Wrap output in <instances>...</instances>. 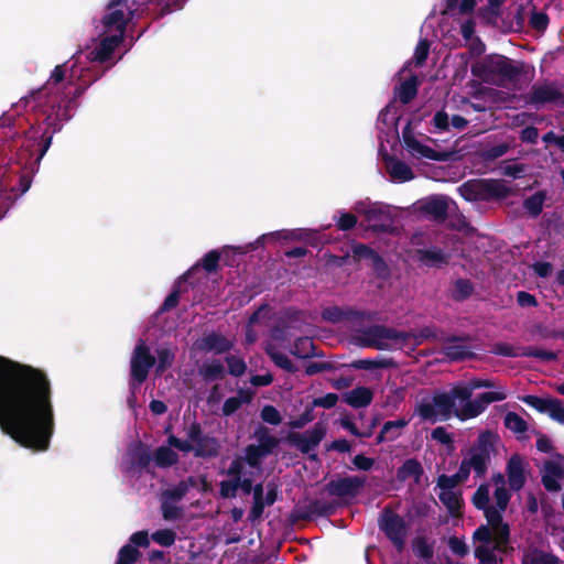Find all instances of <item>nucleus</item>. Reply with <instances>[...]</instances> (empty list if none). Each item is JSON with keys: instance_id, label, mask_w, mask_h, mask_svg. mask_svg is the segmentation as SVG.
<instances>
[{"instance_id": "15", "label": "nucleus", "mask_w": 564, "mask_h": 564, "mask_svg": "<svg viewBox=\"0 0 564 564\" xmlns=\"http://www.w3.org/2000/svg\"><path fill=\"white\" fill-rule=\"evenodd\" d=\"M564 480V463L560 459L545 462L542 469V482L550 491H558Z\"/></svg>"}, {"instance_id": "10", "label": "nucleus", "mask_w": 564, "mask_h": 564, "mask_svg": "<svg viewBox=\"0 0 564 564\" xmlns=\"http://www.w3.org/2000/svg\"><path fill=\"white\" fill-rule=\"evenodd\" d=\"M379 528L399 551L403 549L408 525L401 516L392 510H384L379 519Z\"/></svg>"}, {"instance_id": "52", "label": "nucleus", "mask_w": 564, "mask_h": 564, "mask_svg": "<svg viewBox=\"0 0 564 564\" xmlns=\"http://www.w3.org/2000/svg\"><path fill=\"white\" fill-rule=\"evenodd\" d=\"M471 291H473V286L469 281L458 280L454 286V296L456 299L462 300V299L467 297L471 293Z\"/></svg>"}, {"instance_id": "54", "label": "nucleus", "mask_w": 564, "mask_h": 564, "mask_svg": "<svg viewBox=\"0 0 564 564\" xmlns=\"http://www.w3.org/2000/svg\"><path fill=\"white\" fill-rule=\"evenodd\" d=\"M239 487V477L235 480H224L220 484V495L225 498L234 497Z\"/></svg>"}, {"instance_id": "4", "label": "nucleus", "mask_w": 564, "mask_h": 564, "mask_svg": "<svg viewBox=\"0 0 564 564\" xmlns=\"http://www.w3.org/2000/svg\"><path fill=\"white\" fill-rule=\"evenodd\" d=\"M471 393V389L465 384L456 386L449 392L437 393L432 400L422 402L417 412L421 417L432 422L447 420L452 415L467 420L476 417L490 403L502 401L508 395L507 390L502 387L481 393L474 400H470Z\"/></svg>"}, {"instance_id": "14", "label": "nucleus", "mask_w": 564, "mask_h": 564, "mask_svg": "<svg viewBox=\"0 0 564 564\" xmlns=\"http://www.w3.org/2000/svg\"><path fill=\"white\" fill-rule=\"evenodd\" d=\"M524 402L540 412L546 413L560 424H564V406L562 401L552 398L528 395Z\"/></svg>"}, {"instance_id": "36", "label": "nucleus", "mask_w": 564, "mask_h": 564, "mask_svg": "<svg viewBox=\"0 0 564 564\" xmlns=\"http://www.w3.org/2000/svg\"><path fill=\"white\" fill-rule=\"evenodd\" d=\"M523 564H557L554 556L543 552L532 551L525 554Z\"/></svg>"}, {"instance_id": "8", "label": "nucleus", "mask_w": 564, "mask_h": 564, "mask_svg": "<svg viewBox=\"0 0 564 564\" xmlns=\"http://www.w3.org/2000/svg\"><path fill=\"white\" fill-rule=\"evenodd\" d=\"M411 336L382 326L370 327L366 332V345L378 349H403Z\"/></svg>"}, {"instance_id": "19", "label": "nucleus", "mask_w": 564, "mask_h": 564, "mask_svg": "<svg viewBox=\"0 0 564 564\" xmlns=\"http://www.w3.org/2000/svg\"><path fill=\"white\" fill-rule=\"evenodd\" d=\"M364 479L359 477H346L333 480L329 484V491L339 497L355 496L364 485Z\"/></svg>"}, {"instance_id": "5", "label": "nucleus", "mask_w": 564, "mask_h": 564, "mask_svg": "<svg viewBox=\"0 0 564 564\" xmlns=\"http://www.w3.org/2000/svg\"><path fill=\"white\" fill-rule=\"evenodd\" d=\"M185 438L181 440L170 435L169 446H162L155 452V463L161 467L171 466L177 460L175 447L183 453L193 452L195 456H214L217 454L218 444L214 437L203 436L199 425L193 423L185 431Z\"/></svg>"}, {"instance_id": "34", "label": "nucleus", "mask_w": 564, "mask_h": 564, "mask_svg": "<svg viewBox=\"0 0 564 564\" xmlns=\"http://www.w3.org/2000/svg\"><path fill=\"white\" fill-rule=\"evenodd\" d=\"M545 197L546 195L544 192H538L530 196L524 202L525 209L533 216H538L542 212Z\"/></svg>"}, {"instance_id": "32", "label": "nucleus", "mask_w": 564, "mask_h": 564, "mask_svg": "<svg viewBox=\"0 0 564 564\" xmlns=\"http://www.w3.org/2000/svg\"><path fill=\"white\" fill-rule=\"evenodd\" d=\"M408 424V421L404 419L388 421L380 433L379 441L384 440H394L401 433V430Z\"/></svg>"}, {"instance_id": "2", "label": "nucleus", "mask_w": 564, "mask_h": 564, "mask_svg": "<svg viewBox=\"0 0 564 564\" xmlns=\"http://www.w3.org/2000/svg\"><path fill=\"white\" fill-rule=\"evenodd\" d=\"M121 40L123 37H90L85 50L74 61L54 68L44 87L33 95L50 126L70 118L69 106L73 98L82 94L93 80L89 69L79 66L82 61L85 58L90 62H106L112 58Z\"/></svg>"}, {"instance_id": "31", "label": "nucleus", "mask_w": 564, "mask_h": 564, "mask_svg": "<svg viewBox=\"0 0 564 564\" xmlns=\"http://www.w3.org/2000/svg\"><path fill=\"white\" fill-rule=\"evenodd\" d=\"M267 506L263 499V486L260 484L256 485L253 488V506L249 512V520L254 522L260 519Z\"/></svg>"}, {"instance_id": "35", "label": "nucleus", "mask_w": 564, "mask_h": 564, "mask_svg": "<svg viewBox=\"0 0 564 564\" xmlns=\"http://www.w3.org/2000/svg\"><path fill=\"white\" fill-rule=\"evenodd\" d=\"M460 469L457 470L455 475L447 476V475H441L437 479V488L440 491L443 490H454V488L460 484L466 481L468 478H460Z\"/></svg>"}, {"instance_id": "43", "label": "nucleus", "mask_w": 564, "mask_h": 564, "mask_svg": "<svg viewBox=\"0 0 564 564\" xmlns=\"http://www.w3.org/2000/svg\"><path fill=\"white\" fill-rule=\"evenodd\" d=\"M292 354L300 358H307L313 354V343L310 338H300L295 345Z\"/></svg>"}, {"instance_id": "64", "label": "nucleus", "mask_w": 564, "mask_h": 564, "mask_svg": "<svg viewBox=\"0 0 564 564\" xmlns=\"http://www.w3.org/2000/svg\"><path fill=\"white\" fill-rule=\"evenodd\" d=\"M130 542L134 545L145 547L149 545V534L147 531H138L131 535Z\"/></svg>"}, {"instance_id": "58", "label": "nucleus", "mask_w": 564, "mask_h": 564, "mask_svg": "<svg viewBox=\"0 0 564 564\" xmlns=\"http://www.w3.org/2000/svg\"><path fill=\"white\" fill-rule=\"evenodd\" d=\"M480 184L478 183H466L459 187L462 195L468 199L473 200L476 198V194L479 192Z\"/></svg>"}, {"instance_id": "16", "label": "nucleus", "mask_w": 564, "mask_h": 564, "mask_svg": "<svg viewBox=\"0 0 564 564\" xmlns=\"http://www.w3.org/2000/svg\"><path fill=\"white\" fill-rule=\"evenodd\" d=\"M525 462L519 455H513L506 468L508 484L512 490H520L525 482Z\"/></svg>"}, {"instance_id": "39", "label": "nucleus", "mask_w": 564, "mask_h": 564, "mask_svg": "<svg viewBox=\"0 0 564 564\" xmlns=\"http://www.w3.org/2000/svg\"><path fill=\"white\" fill-rule=\"evenodd\" d=\"M505 425L507 426V429L514 433H523L527 431L525 421L520 415L513 412H509L505 416Z\"/></svg>"}, {"instance_id": "47", "label": "nucleus", "mask_w": 564, "mask_h": 564, "mask_svg": "<svg viewBox=\"0 0 564 564\" xmlns=\"http://www.w3.org/2000/svg\"><path fill=\"white\" fill-rule=\"evenodd\" d=\"M176 502L177 501L163 498L162 513L165 520H175L181 516V510L176 506Z\"/></svg>"}, {"instance_id": "13", "label": "nucleus", "mask_w": 564, "mask_h": 564, "mask_svg": "<svg viewBox=\"0 0 564 564\" xmlns=\"http://www.w3.org/2000/svg\"><path fill=\"white\" fill-rule=\"evenodd\" d=\"M258 445H250L246 451V460L251 467H258L262 458L270 454L278 445V440L268 434L265 430L258 433Z\"/></svg>"}, {"instance_id": "20", "label": "nucleus", "mask_w": 564, "mask_h": 564, "mask_svg": "<svg viewBox=\"0 0 564 564\" xmlns=\"http://www.w3.org/2000/svg\"><path fill=\"white\" fill-rule=\"evenodd\" d=\"M196 346L200 350L214 351L221 354L229 350L232 347V341L223 335L212 333L196 341Z\"/></svg>"}, {"instance_id": "60", "label": "nucleus", "mask_w": 564, "mask_h": 564, "mask_svg": "<svg viewBox=\"0 0 564 564\" xmlns=\"http://www.w3.org/2000/svg\"><path fill=\"white\" fill-rule=\"evenodd\" d=\"M338 401V397L335 393H328L322 398H317L314 400L313 404L315 406H322V408H333Z\"/></svg>"}, {"instance_id": "30", "label": "nucleus", "mask_w": 564, "mask_h": 564, "mask_svg": "<svg viewBox=\"0 0 564 564\" xmlns=\"http://www.w3.org/2000/svg\"><path fill=\"white\" fill-rule=\"evenodd\" d=\"M302 230H279L270 234L262 235L257 239L254 243H252V249H256L259 245L264 243L265 241H273L280 239H301Z\"/></svg>"}, {"instance_id": "3", "label": "nucleus", "mask_w": 564, "mask_h": 564, "mask_svg": "<svg viewBox=\"0 0 564 564\" xmlns=\"http://www.w3.org/2000/svg\"><path fill=\"white\" fill-rule=\"evenodd\" d=\"M510 495L502 474L492 475L489 482L480 485L473 496L474 506L482 510L487 519L474 532L475 556L479 564H500L509 543V525L501 514L507 509Z\"/></svg>"}, {"instance_id": "6", "label": "nucleus", "mask_w": 564, "mask_h": 564, "mask_svg": "<svg viewBox=\"0 0 564 564\" xmlns=\"http://www.w3.org/2000/svg\"><path fill=\"white\" fill-rule=\"evenodd\" d=\"M141 11V3L135 0H109L95 28L98 35H127L133 33L134 18Z\"/></svg>"}, {"instance_id": "25", "label": "nucleus", "mask_w": 564, "mask_h": 564, "mask_svg": "<svg viewBox=\"0 0 564 564\" xmlns=\"http://www.w3.org/2000/svg\"><path fill=\"white\" fill-rule=\"evenodd\" d=\"M355 210L365 215L373 228H378L380 225L377 221L384 217V213L377 204H371L368 202H358L355 205Z\"/></svg>"}, {"instance_id": "1", "label": "nucleus", "mask_w": 564, "mask_h": 564, "mask_svg": "<svg viewBox=\"0 0 564 564\" xmlns=\"http://www.w3.org/2000/svg\"><path fill=\"white\" fill-rule=\"evenodd\" d=\"M0 427L20 445L46 451L54 433L51 386L43 372L0 356Z\"/></svg>"}, {"instance_id": "53", "label": "nucleus", "mask_w": 564, "mask_h": 564, "mask_svg": "<svg viewBox=\"0 0 564 564\" xmlns=\"http://www.w3.org/2000/svg\"><path fill=\"white\" fill-rule=\"evenodd\" d=\"M448 546L451 551L456 555L464 556L468 553V546L462 539L457 536L449 538Z\"/></svg>"}, {"instance_id": "29", "label": "nucleus", "mask_w": 564, "mask_h": 564, "mask_svg": "<svg viewBox=\"0 0 564 564\" xmlns=\"http://www.w3.org/2000/svg\"><path fill=\"white\" fill-rule=\"evenodd\" d=\"M417 78L416 76H411L405 79L401 85L397 88L395 95L402 104H408L411 101L417 91Z\"/></svg>"}, {"instance_id": "40", "label": "nucleus", "mask_w": 564, "mask_h": 564, "mask_svg": "<svg viewBox=\"0 0 564 564\" xmlns=\"http://www.w3.org/2000/svg\"><path fill=\"white\" fill-rule=\"evenodd\" d=\"M151 538L155 543L167 547L174 544L176 534L170 529H162L155 531Z\"/></svg>"}, {"instance_id": "59", "label": "nucleus", "mask_w": 564, "mask_h": 564, "mask_svg": "<svg viewBox=\"0 0 564 564\" xmlns=\"http://www.w3.org/2000/svg\"><path fill=\"white\" fill-rule=\"evenodd\" d=\"M429 43L426 40H421L415 48L414 57L419 65L423 64L429 54Z\"/></svg>"}, {"instance_id": "24", "label": "nucleus", "mask_w": 564, "mask_h": 564, "mask_svg": "<svg viewBox=\"0 0 564 564\" xmlns=\"http://www.w3.org/2000/svg\"><path fill=\"white\" fill-rule=\"evenodd\" d=\"M399 118L395 113L391 115L390 107H387L382 110L378 118V129L381 131L380 134L384 133L388 137H392L394 140L398 139V123ZM379 139L382 141V135H379Z\"/></svg>"}, {"instance_id": "11", "label": "nucleus", "mask_w": 564, "mask_h": 564, "mask_svg": "<svg viewBox=\"0 0 564 564\" xmlns=\"http://www.w3.org/2000/svg\"><path fill=\"white\" fill-rule=\"evenodd\" d=\"M484 67L486 72L484 79L495 85H505L513 79L519 72L509 58L501 55L490 57Z\"/></svg>"}, {"instance_id": "17", "label": "nucleus", "mask_w": 564, "mask_h": 564, "mask_svg": "<svg viewBox=\"0 0 564 564\" xmlns=\"http://www.w3.org/2000/svg\"><path fill=\"white\" fill-rule=\"evenodd\" d=\"M325 434V424L318 422L310 431L302 434H295L294 441L303 452H310L321 443Z\"/></svg>"}, {"instance_id": "33", "label": "nucleus", "mask_w": 564, "mask_h": 564, "mask_svg": "<svg viewBox=\"0 0 564 564\" xmlns=\"http://www.w3.org/2000/svg\"><path fill=\"white\" fill-rule=\"evenodd\" d=\"M268 355L271 357L272 361L280 368L284 369V370H288V371H292L293 370V364L292 361L289 359V357L276 350L272 344H269L265 348Z\"/></svg>"}, {"instance_id": "55", "label": "nucleus", "mask_w": 564, "mask_h": 564, "mask_svg": "<svg viewBox=\"0 0 564 564\" xmlns=\"http://www.w3.org/2000/svg\"><path fill=\"white\" fill-rule=\"evenodd\" d=\"M228 368L231 375L241 376L246 370V364L242 359L235 356L227 358Z\"/></svg>"}, {"instance_id": "9", "label": "nucleus", "mask_w": 564, "mask_h": 564, "mask_svg": "<svg viewBox=\"0 0 564 564\" xmlns=\"http://www.w3.org/2000/svg\"><path fill=\"white\" fill-rule=\"evenodd\" d=\"M431 142L430 138L415 133L411 128V122L402 131L403 147L412 158L417 160H444V155L430 145Z\"/></svg>"}, {"instance_id": "61", "label": "nucleus", "mask_w": 564, "mask_h": 564, "mask_svg": "<svg viewBox=\"0 0 564 564\" xmlns=\"http://www.w3.org/2000/svg\"><path fill=\"white\" fill-rule=\"evenodd\" d=\"M435 129L443 131L447 130L449 126L448 115L445 111H438L433 118Z\"/></svg>"}, {"instance_id": "51", "label": "nucleus", "mask_w": 564, "mask_h": 564, "mask_svg": "<svg viewBox=\"0 0 564 564\" xmlns=\"http://www.w3.org/2000/svg\"><path fill=\"white\" fill-rule=\"evenodd\" d=\"M445 355L453 360H458L465 358L468 350L464 345H451L445 347Z\"/></svg>"}, {"instance_id": "45", "label": "nucleus", "mask_w": 564, "mask_h": 564, "mask_svg": "<svg viewBox=\"0 0 564 564\" xmlns=\"http://www.w3.org/2000/svg\"><path fill=\"white\" fill-rule=\"evenodd\" d=\"M354 253L359 259L371 260L375 265H379L382 262V260L376 252H373L370 248H368L367 246H364V245L355 246Z\"/></svg>"}, {"instance_id": "23", "label": "nucleus", "mask_w": 564, "mask_h": 564, "mask_svg": "<svg viewBox=\"0 0 564 564\" xmlns=\"http://www.w3.org/2000/svg\"><path fill=\"white\" fill-rule=\"evenodd\" d=\"M561 98V93L553 84H542L533 87L530 100L534 104H544L557 101Z\"/></svg>"}, {"instance_id": "48", "label": "nucleus", "mask_w": 564, "mask_h": 564, "mask_svg": "<svg viewBox=\"0 0 564 564\" xmlns=\"http://www.w3.org/2000/svg\"><path fill=\"white\" fill-rule=\"evenodd\" d=\"M511 17L510 24L503 30V32H520L523 28L524 15L522 8H518L514 13H510L507 18Z\"/></svg>"}, {"instance_id": "37", "label": "nucleus", "mask_w": 564, "mask_h": 564, "mask_svg": "<svg viewBox=\"0 0 564 564\" xmlns=\"http://www.w3.org/2000/svg\"><path fill=\"white\" fill-rule=\"evenodd\" d=\"M158 354V364H156V372L162 373L167 369L174 359V352L166 347L159 348L156 350Z\"/></svg>"}, {"instance_id": "62", "label": "nucleus", "mask_w": 564, "mask_h": 564, "mask_svg": "<svg viewBox=\"0 0 564 564\" xmlns=\"http://www.w3.org/2000/svg\"><path fill=\"white\" fill-rule=\"evenodd\" d=\"M357 220L352 214L344 213L337 221V226L341 230H348L356 225Z\"/></svg>"}, {"instance_id": "57", "label": "nucleus", "mask_w": 564, "mask_h": 564, "mask_svg": "<svg viewBox=\"0 0 564 564\" xmlns=\"http://www.w3.org/2000/svg\"><path fill=\"white\" fill-rule=\"evenodd\" d=\"M431 436L441 444L449 445L453 442L452 435L444 427H436Z\"/></svg>"}, {"instance_id": "41", "label": "nucleus", "mask_w": 564, "mask_h": 564, "mask_svg": "<svg viewBox=\"0 0 564 564\" xmlns=\"http://www.w3.org/2000/svg\"><path fill=\"white\" fill-rule=\"evenodd\" d=\"M445 254L436 248L421 252V261L427 265H437L445 262Z\"/></svg>"}, {"instance_id": "42", "label": "nucleus", "mask_w": 564, "mask_h": 564, "mask_svg": "<svg viewBox=\"0 0 564 564\" xmlns=\"http://www.w3.org/2000/svg\"><path fill=\"white\" fill-rule=\"evenodd\" d=\"M140 553L132 545L128 544L120 549L117 564H132L137 561Z\"/></svg>"}, {"instance_id": "12", "label": "nucleus", "mask_w": 564, "mask_h": 564, "mask_svg": "<svg viewBox=\"0 0 564 564\" xmlns=\"http://www.w3.org/2000/svg\"><path fill=\"white\" fill-rule=\"evenodd\" d=\"M154 365V357L151 355L144 340H140L131 356V380L132 388L140 386L148 377L150 368Z\"/></svg>"}, {"instance_id": "26", "label": "nucleus", "mask_w": 564, "mask_h": 564, "mask_svg": "<svg viewBox=\"0 0 564 564\" xmlns=\"http://www.w3.org/2000/svg\"><path fill=\"white\" fill-rule=\"evenodd\" d=\"M253 398V392L250 390L240 389L237 395L228 398L223 406V413L230 415L235 413L242 404L250 403Z\"/></svg>"}, {"instance_id": "22", "label": "nucleus", "mask_w": 564, "mask_h": 564, "mask_svg": "<svg viewBox=\"0 0 564 564\" xmlns=\"http://www.w3.org/2000/svg\"><path fill=\"white\" fill-rule=\"evenodd\" d=\"M386 167L390 177L395 182H408L414 177L411 167L394 158H386Z\"/></svg>"}, {"instance_id": "7", "label": "nucleus", "mask_w": 564, "mask_h": 564, "mask_svg": "<svg viewBox=\"0 0 564 564\" xmlns=\"http://www.w3.org/2000/svg\"><path fill=\"white\" fill-rule=\"evenodd\" d=\"M496 441L497 436L490 432L479 434L474 445L466 452H463V459L459 466L460 478H468L471 471L478 477H482L486 474Z\"/></svg>"}, {"instance_id": "38", "label": "nucleus", "mask_w": 564, "mask_h": 564, "mask_svg": "<svg viewBox=\"0 0 564 564\" xmlns=\"http://www.w3.org/2000/svg\"><path fill=\"white\" fill-rule=\"evenodd\" d=\"M422 473V467L419 462L414 459H408L399 470V477L406 479L410 477L419 478Z\"/></svg>"}, {"instance_id": "50", "label": "nucleus", "mask_w": 564, "mask_h": 564, "mask_svg": "<svg viewBox=\"0 0 564 564\" xmlns=\"http://www.w3.org/2000/svg\"><path fill=\"white\" fill-rule=\"evenodd\" d=\"M261 419L272 425L281 423L282 417L280 412L272 405H265L261 411Z\"/></svg>"}, {"instance_id": "49", "label": "nucleus", "mask_w": 564, "mask_h": 564, "mask_svg": "<svg viewBox=\"0 0 564 564\" xmlns=\"http://www.w3.org/2000/svg\"><path fill=\"white\" fill-rule=\"evenodd\" d=\"M530 25L538 32H544L549 25V17L544 12H532Z\"/></svg>"}, {"instance_id": "56", "label": "nucleus", "mask_w": 564, "mask_h": 564, "mask_svg": "<svg viewBox=\"0 0 564 564\" xmlns=\"http://www.w3.org/2000/svg\"><path fill=\"white\" fill-rule=\"evenodd\" d=\"M219 261V253L217 251L208 252L202 260L203 267L206 271L212 272L216 269Z\"/></svg>"}, {"instance_id": "21", "label": "nucleus", "mask_w": 564, "mask_h": 564, "mask_svg": "<svg viewBox=\"0 0 564 564\" xmlns=\"http://www.w3.org/2000/svg\"><path fill=\"white\" fill-rule=\"evenodd\" d=\"M189 486L197 487L202 491H207L209 489V484L204 478L196 479L191 477L186 481L178 484L175 488L164 491L163 498L178 501L185 496Z\"/></svg>"}, {"instance_id": "27", "label": "nucleus", "mask_w": 564, "mask_h": 564, "mask_svg": "<svg viewBox=\"0 0 564 564\" xmlns=\"http://www.w3.org/2000/svg\"><path fill=\"white\" fill-rule=\"evenodd\" d=\"M371 400L372 392L370 391V389L365 387L352 389L345 395V401L354 408L366 406L371 402Z\"/></svg>"}, {"instance_id": "28", "label": "nucleus", "mask_w": 564, "mask_h": 564, "mask_svg": "<svg viewBox=\"0 0 564 564\" xmlns=\"http://www.w3.org/2000/svg\"><path fill=\"white\" fill-rule=\"evenodd\" d=\"M438 498L452 516L459 514L462 508V497L459 492L455 490H443L438 492Z\"/></svg>"}, {"instance_id": "44", "label": "nucleus", "mask_w": 564, "mask_h": 564, "mask_svg": "<svg viewBox=\"0 0 564 564\" xmlns=\"http://www.w3.org/2000/svg\"><path fill=\"white\" fill-rule=\"evenodd\" d=\"M224 372L223 365L217 361L213 360L210 362H207L202 368L203 376L208 380H215L219 378Z\"/></svg>"}, {"instance_id": "18", "label": "nucleus", "mask_w": 564, "mask_h": 564, "mask_svg": "<svg viewBox=\"0 0 564 564\" xmlns=\"http://www.w3.org/2000/svg\"><path fill=\"white\" fill-rule=\"evenodd\" d=\"M455 207V203L446 196H433L423 202V210L435 219H443Z\"/></svg>"}, {"instance_id": "46", "label": "nucleus", "mask_w": 564, "mask_h": 564, "mask_svg": "<svg viewBox=\"0 0 564 564\" xmlns=\"http://www.w3.org/2000/svg\"><path fill=\"white\" fill-rule=\"evenodd\" d=\"M476 17L480 21V23L490 25V24L497 23L499 13L496 12L495 10L488 8L487 6H484L477 10Z\"/></svg>"}, {"instance_id": "63", "label": "nucleus", "mask_w": 564, "mask_h": 564, "mask_svg": "<svg viewBox=\"0 0 564 564\" xmlns=\"http://www.w3.org/2000/svg\"><path fill=\"white\" fill-rule=\"evenodd\" d=\"M517 301L522 307L536 306L535 297L528 292H519L517 295Z\"/></svg>"}]
</instances>
